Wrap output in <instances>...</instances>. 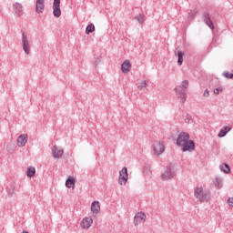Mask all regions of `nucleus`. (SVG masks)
<instances>
[{
	"mask_svg": "<svg viewBox=\"0 0 233 233\" xmlns=\"http://www.w3.org/2000/svg\"><path fill=\"white\" fill-rule=\"evenodd\" d=\"M188 85H189L188 80H184L182 81L181 86H177L175 88L176 94L178 99H180L181 103H185L187 99V94L185 92L188 88Z\"/></svg>",
	"mask_w": 233,
	"mask_h": 233,
	"instance_id": "f03ea898",
	"label": "nucleus"
},
{
	"mask_svg": "<svg viewBox=\"0 0 233 233\" xmlns=\"http://www.w3.org/2000/svg\"><path fill=\"white\" fill-rule=\"evenodd\" d=\"M219 92H223L222 87H218V88L214 89L215 96H219Z\"/></svg>",
	"mask_w": 233,
	"mask_h": 233,
	"instance_id": "bb28decb",
	"label": "nucleus"
},
{
	"mask_svg": "<svg viewBox=\"0 0 233 233\" xmlns=\"http://www.w3.org/2000/svg\"><path fill=\"white\" fill-rule=\"evenodd\" d=\"M177 56L178 58L177 65L181 66V65H183V56H185V53L183 51H177Z\"/></svg>",
	"mask_w": 233,
	"mask_h": 233,
	"instance_id": "aec40b11",
	"label": "nucleus"
},
{
	"mask_svg": "<svg viewBox=\"0 0 233 233\" xmlns=\"http://www.w3.org/2000/svg\"><path fill=\"white\" fill-rule=\"evenodd\" d=\"M66 187L67 188H74L76 187V178L73 177H70L66 181Z\"/></svg>",
	"mask_w": 233,
	"mask_h": 233,
	"instance_id": "f3484780",
	"label": "nucleus"
},
{
	"mask_svg": "<svg viewBox=\"0 0 233 233\" xmlns=\"http://www.w3.org/2000/svg\"><path fill=\"white\" fill-rule=\"evenodd\" d=\"M27 177H34L35 176V167H28L26 170Z\"/></svg>",
	"mask_w": 233,
	"mask_h": 233,
	"instance_id": "6ab92c4d",
	"label": "nucleus"
},
{
	"mask_svg": "<svg viewBox=\"0 0 233 233\" xmlns=\"http://www.w3.org/2000/svg\"><path fill=\"white\" fill-rule=\"evenodd\" d=\"M22 46L24 52L28 56V54H30V42L28 41V35H26V33H23L22 35Z\"/></svg>",
	"mask_w": 233,
	"mask_h": 233,
	"instance_id": "423d86ee",
	"label": "nucleus"
},
{
	"mask_svg": "<svg viewBox=\"0 0 233 233\" xmlns=\"http://www.w3.org/2000/svg\"><path fill=\"white\" fill-rule=\"evenodd\" d=\"M177 145L181 148L183 152H194L196 149L194 140L190 139V134L187 132L178 134L177 137Z\"/></svg>",
	"mask_w": 233,
	"mask_h": 233,
	"instance_id": "f257e3e1",
	"label": "nucleus"
},
{
	"mask_svg": "<svg viewBox=\"0 0 233 233\" xmlns=\"http://www.w3.org/2000/svg\"><path fill=\"white\" fill-rule=\"evenodd\" d=\"M127 182H128V169L127 167H123L119 171L118 183L121 186H125L127 185Z\"/></svg>",
	"mask_w": 233,
	"mask_h": 233,
	"instance_id": "39448f33",
	"label": "nucleus"
},
{
	"mask_svg": "<svg viewBox=\"0 0 233 233\" xmlns=\"http://www.w3.org/2000/svg\"><path fill=\"white\" fill-rule=\"evenodd\" d=\"M53 15H55V17H61V0H54Z\"/></svg>",
	"mask_w": 233,
	"mask_h": 233,
	"instance_id": "6e6552de",
	"label": "nucleus"
},
{
	"mask_svg": "<svg viewBox=\"0 0 233 233\" xmlns=\"http://www.w3.org/2000/svg\"><path fill=\"white\" fill-rule=\"evenodd\" d=\"M94 223V219L92 217H86L82 219L80 223V227L83 230H88L92 227V224Z\"/></svg>",
	"mask_w": 233,
	"mask_h": 233,
	"instance_id": "0eeeda50",
	"label": "nucleus"
},
{
	"mask_svg": "<svg viewBox=\"0 0 233 233\" xmlns=\"http://www.w3.org/2000/svg\"><path fill=\"white\" fill-rule=\"evenodd\" d=\"M229 130H232V127H223L219 133H218V137H225V136H227V134H228V131Z\"/></svg>",
	"mask_w": 233,
	"mask_h": 233,
	"instance_id": "a211bd4d",
	"label": "nucleus"
},
{
	"mask_svg": "<svg viewBox=\"0 0 233 233\" xmlns=\"http://www.w3.org/2000/svg\"><path fill=\"white\" fill-rule=\"evenodd\" d=\"M26 143H28V135L27 134L20 135L16 140L17 147H25Z\"/></svg>",
	"mask_w": 233,
	"mask_h": 233,
	"instance_id": "f8f14e48",
	"label": "nucleus"
},
{
	"mask_svg": "<svg viewBox=\"0 0 233 233\" xmlns=\"http://www.w3.org/2000/svg\"><path fill=\"white\" fill-rule=\"evenodd\" d=\"M130 68H132V64H130V61L128 60H126L121 66L123 74H128V72H130Z\"/></svg>",
	"mask_w": 233,
	"mask_h": 233,
	"instance_id": "2eb2a0df",
	"label": "nucleus"
},
{
	"mask_svg": "<svg viewBox=\"0 0 233 233\" xmlns=\"http://www.w3.org/2000/svg\"><path fill=\"white\" fill-rule=\"evenodd\" d=\"M147 80H143L141 82L138 83L137 88L138 90H145V88H147Z\"/></svg>",
	"mask_w": 233,
	"mask_h": 233,
	"instance_id": "b1692460",
	"label": "nucleus"
},
{
	"mask_svg": "<svg viewBox=\"0 0 233 233\" xmlns=\"http://www.w3.org/2000/svg\"><path fill=\"white\" fill-rule=\"evenodd\" d=\"M14 8H15V14L18 16L21 17V15H23L24 12H23V5L19 3H15L14 5Z\"/></svg>",
	"mask_w": 233,
	"mask_h": 233,
	"instance_id": "dca6fc26",
	"label": "nucleus"
},
{
	"mask_svg": "<svg viewBox=\"0 0 233 233\" xmlns=\"http://www.w3.org/2000/svg\"><path fill=\"white\" fill-rule=\"evenodd\" d=\"M91 212L95 215H97L99 212H101V203H99V201L95 200L91 203Z\"/></svg>",
	"mask_w": 233,
	"mask_h": 233,
	"instance_id": "ddd939ff",
	"label": "nucleus"
},
{
	"mask_svg": "<svg viewBox=\"0 0 233 233\" xmlns=\"http://www.w3.org/2000/svg\"><path fill=\"white\" fill-rule=\"evenodd\" d=\"M224 77H226L227 79H233V74L232 73H228V72H224L223 73Z\"/></svg>",
	"mask_w": 233,
	"mask_h": 233,
	"instance_id": "393cba45",
	"label": "nucleus"
},
{
	"mask_svg": "<svg viewBox=\"0 0 233 233\" xmlns=\"http://www.w3.org/2000/svg\"><path fill=\"white\" fill-rule=\"evenodd\" d=\"M220 169L224 174H230V167L228 164H222Z\"/></svg>",
	"mask_w": 233,
	"mask_h": 233,
	"instance_id": "4be33fe9",
	"label": "nucleus"
},
{
	"mask_svg": "<svg viewBox=\"0 0 233 233\" xmlns=\"http://www.w3.org/2000/svg\"><path fill=\"white\" fill-rule=\"evenodd\" d=\"M174 176H176L174 170H172V168H167L161 174V179L162 181H168L169 179H172Z\"/></svg>",
	"mask_w": 233,
	"mask_h": 233,
	"instance_id": "9d476101",
	"label": "nucleus"
},
{
	"mask_svg": "<svg viewBox=\"0 0 233 233\" xmlns=\"http://www.w3.org/2000/svg\"><path fill=\"white\" fill-rule=\"evenodd\" d=\"M35 10L36 14H43L45 11V0H36Z\"/></svg>",
	"mask_w": 233,
	"mask_h": 233,
	"instance_id": "4468645a",
	"label": "nucleus"
},
{
	"mask_svg": "<svg viewBox=\"0 0 233 233\" xmlns=\"http://www.w3.org/2000/svg\"><path fill=\"white\" fill-rule=\"evenodd\" d=\"M221 187H223V184L220 182V183L218 185V188H221Z\"/></svg>",
	"mask_w": 233,
	"mask_h": 233,
	"instance_id": "c85d7f7f",
	"label": "nucleus"
},
{
	"mask_svg": "<svg viewBox=\"0 0 233 233\" xmlns=\"http://www.w3.org/2000/svg\"><path fill=\"white\" fill-rule=\"evenodd\" d=\"M147 221V215H145L143 212H138L136 214L134 218V225L137 227V225H141V223H145Z\"/></svg>",
	"mask_w": 233,
	"mask_h": 233,
	"instance_id": "1a4fd4ad",
	"label": "nucleus"
},
{
	"mask_svg": "<svg viewBox=\"0 0 233 233\" xmlns=\"http://www.w3.org/2000/svg\"><path fill=\"white\" fill-rule=\"evenodd\" d=\"M96 30V25L94 24L88 25L86 28V34L88 35L89 34H92Z\"/></svg>",
	"mask_w": 233,
	"mask_h": 233,
	"instance_id": "5701e85b",
	"label": "nucleus"
},
{
	"mask_svg": "<svg viewBox=\"0 0 233 233\" xmlns=\"http://www.w3.org/2000/svg\"><path fill=\"white\" fill-rule=\"evenodd\" d=\"M195 198L199 201H208V194L203 192V186H198L195 189Z\"/></svg>",
	"mask_w": 233,
	"mask_h": 233,
	"instance_id": "20e7f679",
	"label": "nucleus"
},
{
	"mask_svg": "<svg viewBox=\"0 0 233 233\" xmlns=\"http://www.w3.org/2000/svg\"><path fill=\"white\" fill-rule=\"evenodd\" d=\"M206 25L211 28V30H214V23H212V20L210 19V15H206V19H205Z\"/></svg>",
	"mask_w": 233,
	"mask_h": 233,
	"instance_id": "412c9836",
	"label": "nucleus"
},
{
	"mask_svg": "<svg viewBox=\"0 0 233 233\" xmlns=\"http://www.w3.org/2000/svg\"><path fill=\"white\" fill-rule=\"evenodd\" d=\"M227 203H228V207L233 208V197L228 198Z\"/></svg>",
	"mask_w": 233,
	"mask_h": 233,
	"instance_id": "a878e982",
	"label": "nucleus"
},
{
	"mask_svg": "<svg viewBox=\"0 0 233 233\" xmlns=\"http://www.w3.org/2000/svg\"><path fill=\"white\" fill-rule=\"evenodd\" d=\"M63 154H65V151L63 150V148L56 146H54L52 147V156L55 159H59V157H61Z\"/></svg>",
	"mask_w": 233,
	"mask_h": 233,
	"instance_id": "9b49d317",
	"label": "nucleus"
},
{
	"mask_svg": "<svg viewBox=\"0 0 233 233\" xmlns=\"http://www.w3.org/2000/svg\"><path fill=\"white\" fill-rule=\"evenodd\" d=\"M165 152V142L158 140L153 144L154 156H161Z\"/></svg>",
	"mask_w": 233,
	"mask_h": 233,
	"instance_id": "7ed1b4c3",
	"label": "nucleus"
},
{
	"mask_svg": "<svg viewBox=\"0 0 233 233\" xmlns=\"http://www.w3.org/2000/svg\"><path fill=\"white\" fill-rule=\"evenodd\" d=\"M204 97H208V96H210V93L208 92V89H206L205 91H204Z\"/></svg>",
	"mask_w": 233,
	"mask_h": 233,
	"instance_id": "cd10ccee",
	"label": "nucleus"
}]
</instances>
